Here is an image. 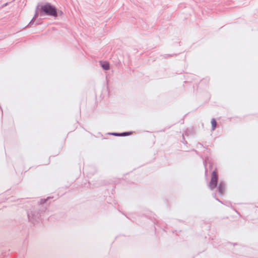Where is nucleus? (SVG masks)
I'll list each match as a JSON object with an SVG mask.
<instances>
[{
    "label": "nucleus",
    "instance_id": "20e7f679",
    "mask_svg": "<svg viewBox=\"0 0 258 258\" xmlns=\"http://www.w3.org/2000/svg\"><path fill=\"white\" fill-rule=\"evenodd\" d=\"M101 64L102 67L105 70H108L109 69V63L107 61H103L101 62Z\"/></svg>",
    "mask_w": 258,
    "mask_h": 258
},
{
    "label": "nucleus",
    "instance_id": "423d86ee",
    "mask_svg": "<svg viewBox=\"0 0 258 258\" xmlns=\"http://www.w3.org/2000/svg\"><path fill=\"white\" fill-rule=\"evenodd\" d=\"M113 135H114L115 136H119V134H113Z\"/></svg>",
    "mask_w": 258,
    "mask_h": 258
},
{
    "label": "nucleus",
    "instance_id": "f03ea898",
    "mask_svg": "<svg viewBox=\"0 0 258 258\" xmlns=\"http://www.w3.org/2000/svg\"><path fill=\"white\" fill-rule=\"evenodd\" d=\"M218 174L216 171H214L212 173L211 179L209 183V187L211 189L216 187L217 184Z\"/></svg>",
    "mask_w": 258,
    "mask_h": 258
},
{
    "label": "nucleus",
    "instance_id": "39448f33",
    "mask_svg": "<svg viewBox=\"0 0 258 258\" xmlns=\"http://www.w3.org/2000/svg\"><path fill=\"white\" fill-rule=\"evenodd\" d=\"M211 124H212V130H214L215 128H216V124H217L216 121L214 118H213L211 120Z\"/></svg>",
    "mask_w": 258,
    "mask_h": 258
},
{
    "label": "nucleus",
    "instance_id": "7ed1b4c3",
    "mask_svg": "<svg viewBox=\"0 0 258 258\" xmlns=\"http://www.w3.org/2000/svg\"><path fill=\"white\" fill-rule=\"evenodd\" d=\"M218 189L219 192L221 194H223L225 191V185L222 183H220L218 186Z\"/></svg>",
    "mask_w": 258,
    "mask_h": 258
},
{
    "label": "nucleus",
    "instance_id": "0eeeda50",
    "mask_svg": "<svg viewBox=\"0 0 258 258\" xmlns=\"http://www.w3.org/2000/svg\"><path fill=\"white\" fill-rule=\"evenodd\" d=\"M126 134H127V133H123V134H121V135H126Z\"/></svg>",
    "mask_w": 258,
    "mask_h": 258
},
{
    "label": "nucleus",
    "instance_id": "f257e3e1",
    "mask_svg": "<svg viewBox=\"0 0 258 258\" xmlns=\"http://www.w3.org/2000/svg\"><path fill=\"white\" fill-rule=\"evenodd\" d=\"M40 12L53 17H56L57 15L55 8L49 4L42 6Z\"/></svg>",
    "mask_w": 258,
    "mask_h": 258
}]
</instances>
